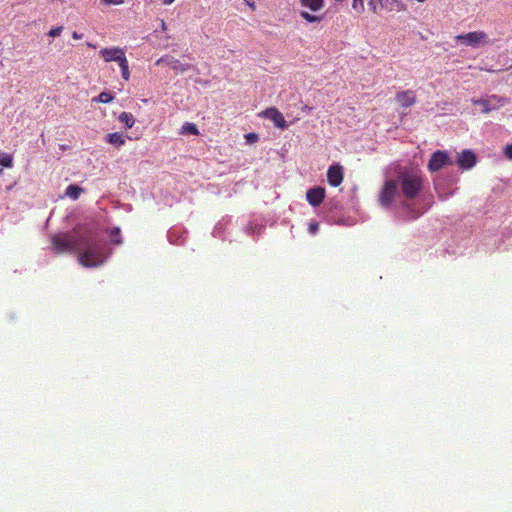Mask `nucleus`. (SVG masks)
Here are the masks:
<instances>
[{"instance_id":"f257e3e1","label":"nucleus","mask_w":512,"mask_h":512,"mask_svg":"<svg viewBox=\"0 0 512 512\" xmlns=\"http://www.w3.org/2000/svg\"><path fill=\"white\" fill-rule=\"evenodd\" d=\"M79 262L84 267H97L106 260L105 245L91 232L80 234Z\"/></svg>"},{"instance_id":"f03ea898","label":"nucleus","mask_w":512,"mask_h":512,"mask_svg":"<svg viewBox=\"0 0 512 512\" xmlns=\"http://www.w3.org/2000/svg\"><path fill=\"white\" fill-rule=\"evenodd\" d=\"M397 181L403 195L408 199L415 198L423 187V178L416 170H401L398 173Z\"/></svg>"},{"instance_id":"7ed1b4c3","label":"nucleus","mask_w":512,"mask_h":512,"mask_svg":"<svg viewBox=\"0 0 512 512\" xmlns=\"http://www.w3.org/2000/svg\"><path fill=\"white\" fill-rule=\"evenodd\" d=\"M52 243L58 253L78 251L80 235L73 233L56 235L53 237Z\"/></svg>"},{"instance_id":"20e7f679","label":"nucleus","mask_w":512,"mask_h":512,"mask_svg":"<svg viewBox=\"0 0 512 512\" xmlns=\"http://www.w3.org/2000/svg\"><path fill=\"white\" fill-rule=\"evenodd\" d=\"M368 7L373 14H379L382 10L387 12L406 10L405 5L400 0H368Z\"/></svg>"},{"instance_id":"39448f33","label":"nucleus","mask_w":512,"mask_h":512,"mask_svg":"<svg viewBox=\"0 0 512 512\" xmlns=\"http://www.w3.org/2000/svg\"><path fill=\"white\" fill-rule=\"evenodd\" d=\"M455 40L466 46L478 48L489 43L488 35L484 31H473L455 36Z\"/></svg>"},{"instance_id":"423d86ee","label":"nucleus","mask_w":512,"mask_h":512,"mask_svg":"<svg viewBox=\"0 0 512 512\" xmlns=\"http://www.w3.org/2000/svg\"><path fill=\"white\" fill-rule=\"evenodd\" d=\"M398 190V183L393 180L386 181L379 196L380 204L388 207L393 202Z\"/></svg>"},{"instance_id":"0eeeda50","label":"nucleus","mask_w":512,"mask_h":512,"mask_svg":"<svg viewBox=\"0 0 512 512\" xmlns=\"http://www.w3.org/2000/svg\"><path fill=\"white\" fill-rule=\"evenodd\" d=\"M99 54L106 63L116 62L118 65L127 58L125 49L121 47L102 48Z\"/></svg>"},{"instance_id":"6e6552de","label":"nucleus","mask_w":512,"mask_h":512,"mask_svg":"<svg viewBox=\"0 0 512 512\" xmlns=\"http://www.w3.org/2000/svg\"><path fill=\"white\" fill-rule=\"evenodd\" d=\"M451 164V160L447 154V152L442 150H437L434 152L428 162V169L431 172L439 171L445 166Z\"/></svg>"},{"instance_id":"1a4fd4ad","label":"nucleus","mask_w":512,"mask_h":512,"mask_svg":"<svg viewBox=\"0 0 512 512\" xmlns=\"http://www.w3.org/2000/svg\"><path fill=\"white\" fill-rule=\"evenodd\" d=\"M472 102L474 104L481 105L483 113H489L490 111L496 109L498 106L505 105L507 103V99L497 95H492L488 99L472 100Z\"/></svg>"},{"instance_id":"9d476101","label":"nucleus","mask_w":512,"mask_h":512,"mask_svg":"<svg viewBox=\"0 0 512 512\" xmlns=\"http://www.w3.org/2000/svg\"><path fill=\"white\" fill-rule=\"evenodd\" d=\"M325 196V188L321 186L311 188L306 193V199L308 203L313 207H318L324 201Z\"/></svg>"},{"instance_id":"9b49d317","label":"nucleus","mask_w":512,"mask_h":512,"mask_svg":"<svg viewBox=\"0 0 512 512\" xmlns=\"http://www.w3.org/2000/svg\"><path fill=\"white\" fill-rule=\"evenodd\" d=\"M328 183L333 187H338L343 181V168L340 165H332L327 171Z\"/></svg>"},{"instance_id":"f8f14e48","label":"nucleus","mask_w":512,"mask_h":512,"mask_svg":"<svg viewBox=\"0 0 512 512\" xmlns=\"http://www.w3.org/2000/svg\"><path fill=\"white\" fill-rule=\"evenodd\" d=\"M264 116L275 124L278 128L285 129L287 127L283 114L274 107L268 108L263 112Z\"/></svg>"},{"instance_id":"ddd939ff","label":"nucleus","mask_w":512,"mask_h":512,"mask_svg":"<svg viewBox=\"0 0 512 512\" xmlns=\"http://www.w3.org/2000/svg\"><path fill=\"white\" fill-rule=\"evenodd\" d=\"M395 100L401 107L408 108L416 103V95L413 90H405L398 92L395 96Z\"/></svg>"},{"instance_id":"4468645a","label":"nucleus","mask_w":512,"mask_h":512,"mask_svg":"<svg viewBox=\"0 0 512 512\" xmlns=\"http://www.w3.org/2000/svg\"><path fill=\"white\" fill-rule=\"evenodd\" d=\"M458 164L462 169H470L476 164V155L470 150H464L458 157Z\"/></svg>"},{"instance_id":"2eb2a0df","label":"nucleus","mask_w":512,"mask_h":512,"mask_svg":"<svg viewBox=\"0 0 512 512\" xmlns=\"http://www.w3.org/2000/svg\"><path fill=\"white\" fill-rule=\"evenodd\" d=\"M126 138H127V136H125L121 133H118V132H114V133L107 134L105 137V140L107 143L115 146L116 148H120L125 145Z\"/></svg>"},{"instance_id":"dca6fc26","label":"nucleus","mask_w":512,"mask_h":512,"mask_svg":"<svg viewBox=\"0 0 512 512\" xmlns=\"http://www.w3.org/2000/svg\"><path fill=\"white\" fill-rule=\"evenodd\" d=\"M301 7L307 8L312 12H318L325 6V0H299Z\"/></svg>"},{"instance_id":"f3484780","label":"nucleus","mask_w":512,"mask_h":512,"mask_svg":"<svg viewBox=\"0 0 512 512\" xmlns=\"http://www.w3.org/2000/svg\"><path fill=\"white\" fill-rule=\"evenodd\" d=\"M83 192H84L83 188H81L75 184H71L66 188L65 196L72 200H77Z\"/></svg>"},{"instance_id":"a211bd4d","label":"nucleus","mask_w":512,"mask_h":512,"mask_svg":"<svg viewBox=\"0 0 512 512\" xmlns=\"http://www.w3.org/2000/svg\"><path fill=\"white\" fill-rule=\"evenodd\" d=\"M300 17L308 23H320L324 20V14H322V15L311 14L305 10L300 12Z\"/></svg>"},{"instance_id":"6ab92c4d","label":"nucleus","mask_w":512,"mask_h":512,"mask_svg":"<svg viewBox=\"0 0 512 512\" xmlns=\"http://www.w3.org/2000/svg\"><path fill=\"white\" fill-rule=\"evenodd\" d=\"M118 120L124 124L126 128H132L135 124V117L129 112L120 113Z\"/></svg>"},{"instance_id":"aec40b11","label":"nucleus","mask_w":512,"mask_h":512,"mask_svg":"<svg viewBox=\"0 0 512 512\" xmlns=\"http://www.w3.org/2000/svg\"><path fill=\"white\" fill-rule=\"evenodd\" d=\"M180 133L183 134V135H186V134L199 135V130H198L197 126L194 123L186 122L181 127Z\"/></svg>"},{"instance_id":"412c9836","label":"nucleus","mask_w":512,"mask_h":512,"mask_svg":"<svg viewBox=\"0 0 512 512\" xmlns=\"http://www.w3.org/2000/svg\"><path fill=\"white\" fill-rule=\"evenodd\" d=\"M114 99V95L110 92H101L97 97L93 98V102H99V103H110Z\"/></svg>"},{"instance_id":"4be33fe9","label":"nucleus","mask_w":512,"mask_h":512,"mask_svg":"<svg viewBox=\"0 0 512 512\" xmlns=\"http://www.w3.org/2000/svg\"><path fill=\"white\" fill-rule=\"evenodd\" d=\"M168 65L175 71H179L181 73H184L188 70V67L185 66L184 64H182L179 60L177 59H170L168 61Z\"/></svg>"},{"instance_id":"5701e85b","label":"nucleus","mask_w":512,"mask_h":512,"mask_svg":"<svg viewBox=\"0 0 512 512\" xmlns=\"http://www.w3.org/2000/svg\"><path fill=\"white\" fill-rule=\"evenodd\" d=\"M119 67L121 69V74L124 80L128 81L130 78V71H129V63L127 58H125L120 64Z\"/></svg>"},{"instance_id":"b1692460","label":"nucleus","mask_w":512,"mask_h":512,"mask_svg":"<svg viewBox=\"0 0 512 512\" xmlns=\"http://www.w3.org/2000/svg\"><path fill=\"white\" fill-rule=\"evenodd\" d=\"M352 9L358 14L361 15L365 11L364 0H352Z\"/></svg>"},{"instance_id":"393cba45","label":"nucleus","mask_w":512,"mask_h":512,"mask_svg":"<svg viewBox=\"0 0 512 512\" xmlns=\"http://www.w3.org/2000/svg\"><path fill=\"white\" fill-rule=\"evenodd\" d=\"M0 165L6 168H10L13 165L12 156L9 154H0Z\"/></svg>"},{"instance_id":"a878e982","label":"nucleus","mask_w":512,"mask_h":512,"mask_svg":"<svg viewBox=\"0 0 512 512\" xmlns=\"http://www.w3.org/2000/svg\"><path fill=\"white\" fill-rule=\"evenodd\" d=\"M62 30H63V26H57V27H54V28H52V29L48 32V35H49L50 37H53V38H54V37H57V36H59V35L61 34Z\"/></svg>"},{"instance_id":"bb28decb","label":"nucleus","mask_w":512,"mask_h":512,"mask_svg":"<svg viewBox=\"0 0 512 512\" xmlns=\"http://www.w3.org/2000/svg\"><path fill=\"white\" fill-rule=\"evenodd\" d=\"M246 142L252 144L258 140V135L256 133H248L245 135Z\"/></svg>"},{"instance_id":"cd10ccee","label":"nucleus","mask_w":512,"mask_h":512,"mask_svg":"<svg viewBox=\"0 0 512 512\" xmlns=\"http://www.w3.org/2000/svg\"><path fill=\"white\" fill-rule=\"evenodd\" d=\"M319 229V224L315 221L309 223L308 230L311 234H315Z\"/></svg>"},{"instance_id":"c85d7f7f","label":"nucleus","mask_w":512,"mask_h":512,"mask_svg":"<svg viewBox=\"0 0 512 512\" xmlns=\"http://www.w3.org/2000/svg\"><path fill=\"white\" fill-rule=\"evenodd\" d=\"M504 155L507 159L512 160V144L507 145L504 149Z\"/></svg>"},{"instance_id":"c756f323","label":"nucleus","mask_w":512,"mask_h":512,"mask_svg":"<svg viewBox=\"0 0 512 512\" xmlns=\"http://www.w3.org/2000/svg\"><path fill=\"white\" fill-rule=\"evenodd\" d=\"M101 2L108 5H121L124 0H101Z\"/></svg>"},{"instance_id":"7c9ffc66","label":"nucleus","mask_w":512,"mask_h":512,"mask_svg":"<svg viewBox=\"0 0 512 512\" xmlns=\"http://www.w3.org/2000/svg\"><path fill=\"white\" fill-rule=\"evenodd\" d=\"M83 35L82 34H79L78 32L74 31L72 33V38L75 39V40H79V39H82Z\"/></svg>"},{"instance_id":"2f4dec72","label":"nucleus","mask_w":512,"mask_h":512,"mask_svg":"<svg viewBox=\"0 0 512 512\" xmlns=\"http://www.w3.org/2000/svg\"><path fill=\"white\" fill-rule=\"evenodd\" d=\"M175 0H163V4L164 5H170L174 2Z\"/></svg>"},{"instance_id":"473e14b6","label":"nucleus","mask_w":512,"mask_h":512,"mask_svg":"<svg viewBox=\"0 0 512 512\" xmlns=\"http://www.w3.org/2000/svg\"><path fill=\"white\" fill-rule=\"evenodd\" d=\"M87 46H88V47H90V48H96V45H95V44H93V43H89V42L87 43Z\"/></svg>"},{"instance_id":"72a5a7b5","label":"nucleus","mask_w":512,"mask_h":512,"mask_svg":"<svg viewBox=\"0 0 512 512\" xmlns=\"http://www.w3.org/2000/svg\"><path fill=\"white\" fill-rule=\"evenodd\" d=\"M161 61H164V59L160 58V60L157 61V64H159Z\"/></svg>"},{"instance_id":"f704fd0d","label":"nucleus","mask_w":512,"mask_h":512,"mask_svg":"<svg viewBox=\"0 0 512 512\" xmlns=\"http://www.w3.org/2000/svg\"><path fill=\"white\" fill-rule=\"evenodd\" d=\"M425 1H426V0H417V2H419V3H423V2H425Z\"/></svg>"},{"instance_id":"c9c22d12","label":"nucleus","mask_w":512,"mask_h":512,"mask_svg":"<svg viewBox=\"0 0 512 512\" xmlns=\"http://www.w3.org/2000/svg\"><path fill=\"white\" fill-rule=\"evenodd\" d=\"M2 172V170L0 169V173Z\"/></svg>"}]
</instances>
